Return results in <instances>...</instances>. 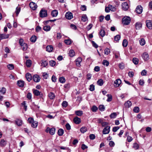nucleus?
Masks as SVG:
<instances>
[{
    "mask_svg": "<svg viewBox=\"0 0 152 152\" xmlns=\"http://www.w3.org/2000/svg\"><path fill=\"white\" fill-rule=\"evenodd\" d=\"M131 21V19L129 17H125L122 19V22L123 24L125 25H129Z\"/></svg>",
    "mask_w": 152,
    "mask_h": 152,
    "instance_id": "nucleus-1",
    "label": "nucleus"
},
{
    "mask_svg": "<svg viewBox=\"0 0 152 152\" xmlns=\"http://www.w3.org/2000/svg\"><path fill=\"white\" fill-rule=\"evenodd\" d=\"M45 132L47 133H49L51 135H53L55 134L56 129L54 127L50 128L48 127L47 128Z\"/></svg>",
    "mask_w": 152,
    "mask_h": 152,
    "instance_id": "nucleus-2",
    "label": "nucleus"
},
{
    "mask_svg": "<svg viewBox=\"0 0 152 152\" xmlns=\"http://www.w3.org/2000/svg\"><path fill=\"white\" fill-rule=\"evenodd\" d=\"M47 15V12L45 10L42 9L39 12V16L41 18L46 17Z\"/></svg>",
    "mask_w": 152,
    "mask_h": 152,
    "instance_id": "nucleus-3",
    "label": "nucleus"
},
{
    "mask_svg": "<svg viewBox=\"0 0 152 152\" xmlns=\"http://www.w3.org/2000/svg\"><path fill=\"white\" fill-rule=\"evenodd\" d=\"M110 126H106L102 130L103 134H108L110 132Z\"/></svg>",
    "mask_w": 152,
    "mask_h": 152,
    "instance_id": "nucleus-4",
    "label": "nucleus"
},
{
    "mask_svg": "<svg viewBox=\"0 0 152 152\" xmlns=\"http://www.w3.org/2000/svg\"><path fill=\"white\" fill-rule=\"evenodd\" d=\"M29 6L30 8L34 10H36L37 7V4L33 2H31L29 4Z\"/></svg>",
    "mask_w": 152,
    "mask_h": 152,
    "instance_id": "nucleus-5",
    "label": "nucleus"
},
{
    "mask_svg": "<svg viewBox=\"0 0 152 152\" xmlns=\"http://www.w3.org/2000/svg\"><path fill=\"white\" fill-rule=\"evenodd\" d=\"M121 83V80L119 79L116 80L114 82V86L115 87H119Z\"/></svg>",
    "mask_w": 152,
    "mask_h": 152,
    "instance_id": "nucleus-6",
    "label": "nucleus"
},
{
    "mask_svg": "<svg viewBox=\"0 0 152 152\" xmlns=\"http://www.w3.org/2000/svg\"><path fill=\"white\" fill-rule=\"evenodd\" d=\"M65 16L66 18L68 20H70L73 17L72 14L70 12H67L66 13Z\"/></svg>",
    "mask_w": 152,
    "mask_h": 152,
    "instance_id": "nucleus-7",
    "label": "nucleus"
},
{
    "mask_svg": "<svg viewBox=\"0 0 152 152\" xmlns=\"http://www.w3.org/2000/svg\"><path fill=\"white\" fill-rule=\"evenodd\" d=\"M122 9L124 11H126L129 8L128 4L126 2L122 3Z\"/></svg>",
    "mask_w": 152,
    "mask_h": 152,
    "instance_id": "nucleus-8",
    "label": "nucleus"
},
{
    "mask_svg": "<svg viewBox=\"0 0 152 152\" xmlns=\"http://www.w3.org/2000/svg\"><path fill=\"white\" fill-rule=\"evenodd\" d=\"M136 12L139 14H141L142 11V8L140 5H138L136 9Z\"/></svg>",
    "mask_w": 152,
    "mask_h": 152,
    "instance_id": "nucleus-9",
    "label": "nucleus"
},
{
    "mask_svg": "<svg viewBox=\"0 0 152 152\" xmlns=\"http://www.w3.org/2000/svg\"><path fill=\"white\" fill-rule=\"evenodd\" d=\"M146 25L148 28L150 29H152V21L147 20L146 21Z\"/></svg>",
    "mask_w": 152,
    "mask_h": 152,
    "instance_id": "nucleus-10",
    "label": "nucleus"
},
{
    "mask_svg": "<svg viewBox=\"0 0 152 152\" xmlns=\"http://www.w3.org/2000/svg\"><path fill=\"white\" fill-rule=\"evenodd\" d=\"M82 59L81 57H78L76 60V64L77 66H81L80 63L82 61Z\"/></svg>",
    "mask_w": 152,
    "mask_h": 152,
    "instance_id": "nucleus-11",
    "label": "nucleus"
},
{
    "mask_svg": "<svg viewBox=\"0 0 152 152\" xmlns=\"http://www.w3.org/2000/svg\"><path fill=\"white\" fill-rule=\"evenodd\" d=\"M143 59L145 61H146L149 59V57L148 54L146 53H144L142 55Z\"/></svg>",
    "mask_w": 152,
    "mask_h": 152,
    "instance_id": "nucleus-12",
    "label": "nucleus"
},
{
    "mask_svg": "<svg viewBox=\"0 0 152 152\" xmlns=\"http://www.w3.org/2000/svg\"><path fill=\"white\" fill-rule=\"evenodd\" d=\"M9 35L4 34H0V40L8 38Z\"/></svg>",
    "mask_w": 152,
    "mask_h": 152,
    "instance_id": "nucleus-13",
    "label": "nucleus"
},
{
    "mask_svg": "<svg viewBox=\"0 0 152 152\" xmlns=\"http://www.w3.org/2000/svg\"><path fill=\"white\" fill-rule=\"evenodd\" d=\"M33 93L36 96H38L39 95H42V94L41 92L39 91L37 89H33Z\"/></svg>",
    "mask_w": 152,
    "mask_h": 152,
    "instance_id": "nucleus-14",
    "label": "nucleus"
},
{
    "mask_svg": "<svg viewBox=\"0 0 152 152\" xmlns=\"http://www.w3.org/2000/svg\"><path fill=\"white\" fill-rule=\"evenodd\" d=\"M33 80L35 82H38L40 80V78L39 76L37 75H34L33 77Z\"/></svg>",
    "mask_w": 152,
    "mask_h": 152,
    "instance_id": "nucleus-15",
    "label": "nucleus"
},
{
    "mask_svg": "<svg viewBox=\"0 0 152 152\" xmlns=\"http://www.w3.org/2000/svg\"><path fill=\"white\" fill-rule=\"evenodd\" d=\"M17 84L20 87H23L24 85V82L22 80H18L17 82Z\"/></svg>",
    "mask_w": 152,
    "mask_h": 152,
    "instance_id": "nucleus-16",
    "label": "nucleus"
},
{
    "mask_svg": "<svg viewBox=\"0 0 152 152\" xmlns=\"http://www.w3.org/2000/svg\"><path fill=\"white\" fill-rule=\"evenodd\" d=\"M75 123L76 124H79L81 122V119L77 117H76L73 119Z\"/></svg>",
    "mask_w": 152,
    "mask_h": 152,
    "instance_id": "nucleus-17",
    "label": "nucleus"
},
{
    "mask_svg": "<svg viewBox=\"0 0 152 152\" xmlns=\"http://www.w3.org/2000/svg\"><path fill=\"white\" fill-rule=\"evenodd\" d=\"M26 77L27 80L29 82H30L32 79V77L29 73H28L26 74Z\"/></svg>",
    "mask_w": 152,
    "mask_h": 152,
    "instance_id": "nucleus-18",
    "label": "nucleus"
},
{
    "mask_svg": "<svg viewBox=\"0 0 152 152\" xmlns=\"http://www.w3.org/2000/svg\"><path fill=\"white\" fill-rule=\"evenodd\" d=\"M135 27L136 29L139 30L140 29L142 26V24L140 22H137L135 24Z\"/></svg>",
    "mask_w": 152,
    "mask_h": 152,
    "instance_id": "nucleus-19",
    "label": "nucleus"
},
{
    "mask_svg": "<svg viewBox=\"0 0 152 152\" xmlns=\"http://www.w3.org/2000/svg\"><path fill=\"white\" fill-rule=\"evenodd\" d=\"M58 14V11L56 10L52 11L51 13L52 16L53 17H56L57 16Z\"/></svg>",
    "mask_w": 152,
    "mask_h": 152,
    "instance_id": "nucleus-20",
    "label": "nucleus"
},
{
    "mask_svg": "<svg viewBox=\"0 0 152 152\" xmlns=\"http://www.w3.org/2000/svg\"><path fill=\"white\" fill-rule=\"evenodd\" d=\"M42 63H41V66L44 67H45L48 64V62L44 60H42Z\"/></svg>",
    "mask_w": 152,
    "mask_h": 152,
    "instance_id": "nucleus-21",
    "label": "nucleus"
},
{
    "mask_svg": "<svg viewBox=\"0 0 152 152\" xmlns=\"http://www.w3.org/2000/svg\"><path fill=\"white\" fill-rule=\"evenodd\" d=\"M15 122L16 124L18 126H21L22 124V121L20 119H17L15 120Z\"/></svg>",
    "mask_w": 152,
    "mask_h": 152,
    "instance_id": "nucleus-22",
    "label": "nucleus"
},
{
    "mask_svg": "<svg viewBox=\"0 0 152 152\" xmlns=\"http://www.w3.org/2000/svg\"><path fill=\"white\" fill-rule=\"evenodd\" d=\"M46 50L49 52H51L53 50V48L51 45L48 46L46 48Z\"/></svg>",
    "mask_w": 152,
    "mask_h": 152,
    "instance_id": "nucleus-23",
    "label": "nucleus"
},
{
    "mask_svg": "<svg viewBox=\"0 0 152 152\" xmlns=\"http://www.w3.org/2000/svg\"><path fill=\"white\" fill-rule=\"evenodd\" d=\"M43 29L45 31H48L50 30L51 29V27L50 26L47 25L44 26Z\"/></svg>",
    "mask_w": 152,
    "mask_h": 152,
    "instance_id": "nucleus-24",
    "label": "nucleus"
},
{
    "mask_svg": "<svg viewBox=\"0 0 152 152\" xmlns=\"http://www.w3.org/2000/svg\"><path fill=\"white\" fill-rule=\"evenodd\" d=\"M124 105L126 107H129L132 105V103L131 101H128L124 104Z\"/></svg>",
    "mask_w": 152,
    "mask_h": 152,
    "instance_id": "nucleus-25",
    "label": "nucleus"
},
{
    "mask_svg": "<svg viewBox=\"0 0 152 152\" xmlns=\"http://www.w3.org/2000/svg\"><path fill=\"white\" fill-rule=\"evenodd\" d=\"M76 115L78 116H81L83 114V112L82 111L79 110L75 111Z\"/></svg>",
    "mask_w": 152,
    "mask_h": 152,
    "instance_id": "nucleus-26",
    "label": "nucleus"
},
{
    "mask_svg": "<svg viewBox=\"0 0 152 152\" xmlns=\"http://www.w3.org/2000/svg\"><path fill=\"white\" fill-rule=\"evenodd\" d=\"M37 40V37L35 35L32 36L30 38V41L33 42H35Z\"/></svg>",
    "mask_w": 152,
    "mask_h": 152,
    "instance_id": "nucleus-27",
    "label": "nucleus"
},
{
    "mask_svg": "<svg viewBox=\"0 0 152 152\" xmlns=\"http://www.w3.org/2000/svg\"><path fill=\"white\" fill-rule=\"evenodd\" d=\"M68 54L71 57H73L75 54L74 50H70Z\"/></svg>",
    "mask_w": 152,
    "mask_h": 152,
    "instance_id": "nucleus-28",
    "label": "nucleus"
},
{
    "mask_svg": "<svg viewBox=\"0 0 152 152\" xmlns=\"http://www.w3.org/2000/svg\"><path fill=\"white\" fill-rule=\"evenodd\" d=\"M7 144L6 142L4 140H1L0 142V145L1 147L5 146Z\"/></svg>",
    "mask_w": 152,
    "mask_h": 152,
    "instance_id": "nucleus-29",
    "label": "nucleus"
},
{
    "mask_svg": "<svg viewBox=\"0 0 152 152\" xmlns=\"http://www.w3.org/2000/svg\"><path fill=\"white\" fill-rule=\"evenodd\" d=\"M48 96L50 99H53L55 97V95L54 93L50 92L48 94Z\"/></svg>",
    "mask_w": 152,
    "mask_h": 152,
    "instance_id": "nucleus-30",
    "label": "nucleus"
},
{
    "mask_svg": "<svg viewBox=\"0 0 152 152\" xmlns=\"http://www.w3.org/2000/svg\"><path fill=\"white\" fill-rule=\"evenodd\" d=\"M38 125V122L36 121H34L32 122L31 124V126L33 128H36Z\"/></svg>",
    "mask_w": 152,
    "mask_h": 152,
    "instance_id": "nucleus-31",
    "label": "nucleus"
},
{
    "mask_svg": "<svg viewBox=\"0 0 152 152\" xmlns=\"http://www.w3.org/2000/svg\"><path fill=\"white\" fill-rule=\"evenodd\" d=\"M26 64L27 67H30L32 64L31 61L30 60H27L26 62Z\"/></svg>",
    "mask_w": 152,
    "mask_h": 152,
    "instance_id": "nucleus-32",
    "label": "nucleus"
},
{
    "mask_svg": "<svg viewBox=\"0 0 152 152\" xmlns=\"http://www.w3.org/2000/svg\"><path fill=\"white\" fill-rule=\"evenodd\" d=\"M64 133V131L62 129H59L58 131V134L60 136L62 135Z\"/></svg>",
    "mask_w": 152,
    "mask_h": 152,
    "instance_id": "nucleus-33",
    "label": "nucleus"
},
{
    "mask_svg": "<svg viewBox=\"0 0 152 152\" xmlns=\"http://www.w3.org/2000/svg\"><path fill=\"white\" fill-rule=\"evenodd\" d=\"M80 130L82 133H84L87 131V128L85 126L82 127L80 129Z\"/></svg>",
    "mask_w": 152,
    "mask_h": 152,
    "instance_id": "nucleus-34",
    "label": "nucleus"
},
{
    "mask_svg": "<svg viewBox=\"0 0 152 152\" xmlns=\"http://www.w3.org/2000/svg\"><path fill=\"white\" fill-rule=\"evenodd\" d=\"M110 52V50L108 48H106L104 50V54L107 55L109 54Z\"/></svg>",
    "mask_w": 152,
    "mask_h": 152,
    "instance_id": "nucleus-35",
    "label": "nucleus"
},
{
    "mask_svg": "<svg viewBox=\"0 0 152 152\" xmlns=\"http://www.w3.org/2000/svg\"><path fill=\"white\" fill-rule=\"evenodd\" d=\"M132 61L135 64H137L139 62V59L136 58H134L132 59Z\"/></svg>",
    "mask_w": 152,
    "mask_h": 152,
    "instance_id": "nucleus-36",
    "label": "nucleus"
},
{
    "mask_svg": "<svg viewBox=\"0 0 152 152\" xmlns=\"http://www.w3.org/2000/svg\"><path fill=\"white\" fill-rule=\"evenodd\" d=\"M99 34L102 37H104L105 35V31L103 29L101 30L99 32Z\"/></svg>",
    "mask_w": 152,
    "mask_h": 152,
    "instance_id": "nucleus-37",
    "label": "nucleus"
},
{
    "mask_svg": "<svg viewBox=\"0 0 152 152\" xmlns=\"http://www.w3.org/2000/svg\"><path fill=\"white\" fill-rule=\"evenodd\" d=\"M140 44L142 45H144L145 43V40L143 38H142L139 41Z\"/></svg>",
    "mask_w": 152,
    "mask_h": 152,
    "instance_id": "nucleus-38",
    "label": "nucleus"
},
{
    "mask_svg": "<svg viewBox=\"0 0 152 152\" xmlns=\"http://www.w3.org/2000/svg\"><path fill=\"white\" fill-rule=\"evenodd\" d=\"M107 96L108 97L107 99V101L108 102H110L112 99V96L110 94H108L107 95Z\"/></svg>",
    "mask_w": 152,
    "mask_h": 152,
    "instance_id": "nucleus-39",
    "label": "nucleus"
},
{
    "mask_svg": "<svg viewBox=\"0 0 152 152\" xmlns=\"http://www.w3.org/2000/svg\"><path fill=\"white\" fill-rule=\"evenodd\" d=\"M81 20L83 22L86 21L88 20L87 17L86 15H83L81 18Z\"/></svg>",
    "mask_w": 152,
    "mask_h": 152,
    "instance_id": "nucleus-40",
    "label": "nucleus"
},
{
    "mask_svg": "<svg viewBox=\"0 0 152 152\" xmlns=\"http://www.w3.org/2000/svg\"><path fill=\"white\" fill-rule=\"evenodd\" d=\"M99 110L101 111H103L104 110L105 107L103 105H100L99 107Z\"/></svg>",
    "mask_w": 152,
    "mask_h": 152,
    "instance_id": "nucleus-41",
    "label": "nucleus"
},
{
    "mask_svg": "<svg viewBox=\"0 0 152 152\" xmlns=\"http://www.w3.org/2000/svg\"><path fill=\"white\" fill-rule=\"evenodd\" d=\"M20 10V8L19 7H17L16 9V10L15 11V13H16L17 16L18 15L19 13Z\"/></svg>",
    "mask_w": 152,
    "mask_h": 152,
    "instance_id": "nucleus-42",
    "label": "nucleus"
},
{
    "mask_svg": "<svg viewBox=\"0 0 152 152\" xmlns=\"http://www.w3.org/2000/svg\"><path fill=\"white\" fill-rule=\"evenodd\" d=\"M59 81L60 83H63L65 82L66 80L64 77H62L59 78Z\"/></svg>",
    "mask_w": 152,
    "mask_h": 152,
    "instance_id": "nucleus-43",
    "label": "nucleus"
},
{
    "mask_svg": "<svg viewBox=\"0 0 152 152\" xmlns=\"http://www.w3.org/2000/svg\"><path fill=\"white\" fill-rule=\"evenodd\" d=\"M97 84L100 86H102L103 84V80L102 79L98 80L97 81Z\"/></svg>",
    "mask_w": 152,
    "mask_h": 152,
    "instance_id": "nucleus-44",
    "label": "nucleus"
},
{
    "mask_svg": "<svg viewBox=\"0 0 152 152\" xmlns=\"http://www.w3.org/2000/svg\"><path fill=\"white\" fill-rule=\"evenodd\" d=\"M6 89L4 87H2L1 90H0V93L2 94H4L6 92Z\"/></svg>",
    "mask_w": 152,
    "mask_h": 152,
    "instance_id": "nucleus-45",
    "label": "nucleus"
},
{
    "mask_svg": "<svg viewBox=\"0 0 152 152\" xmlns=\"http://www.w3.org/2000/svg\"><path fill=\"white\" fill-rule=\"evenodd\" d=\"M102 64L104 65H105L107 66L109 65V62L106 60H104L102 62Z\"/></svg>",
    "mask_w": 152,
    "mask_h": 152,
    "instance_id": "nucleus-46",
    "label": "nucleus"
},
{
    "mask_svg": "<svg viewBox=\"0 0 152 152\" xmlns=\"http://www.w3.org/2000/svg\"><path fill=\"white\" fill-rule=\"evenodd\" d=\"M128 45V42L126 40L124 39L123 41L122 45L123 47H126Z\"/></svg>",
    "mask_w": 152,
    "mask_h": 152,
    "instance_id": "nucleus-47",
    "label": "nucleus"
},
{
    "mask_svg": "<svg viewBox=\"0 0 152 152\" xmlns=\"http://www.w3.org/2000/svg\"><path fill=\"white\" fill-rule=\"evenodd\" d=\"M98 110V108L96 106H93L91 108V110L93 112H96Z\"/></svg>",
    "mask_w": 152,
    "mask_h": 152,
    "instance_id": "nucleus-48",
    "label": "nucleus"
},
{
    "mask_svg": "<svg viewBox=\"0 0 152 152\" xmlns=\"http://www.w3.org/2000/svg\"><path fill=\"white\" fill-rule=\"evenodd\" d=\"M120 36L119 35H117L115 37L114 40L116 41H118L120 39Z\"/></svg>",
    "mask_w": 152,
    "mask_h": 152,
    "instance_id": "nucleus-49",
    "label": "nucleus"
},
{
    "mask_svg": "<svg viewBox=\"0 0 152 152\" xmlns=\"http://www.w3.org/2000/svg\"><path fill=\"white\" fill-rule=\"evenodd\" d=\"M68 105L67 102L66 101H64L62 103V105L64 107H66Z\"/></svg>",
    "mask_w": 152,
    "mask_h": 152,
    "instance_id": "nucleus-50",
    "label": "nucleus"
},
{
    "mask_svg": "<svg viewBox=\"0 0 152 152\" xmlns=\"http://www.w3.org/2000/svg\"><path fill=\"white\" fill-rule=\"evenodd\" d=\"M56 64V62L53 60H51L50 61V65L52 66H54Z\"/></svg>",
    "mask_w": 152,
    "mask_h": 152,
    "instance_id": "nucleus-51",
    "label": "nucleus"
},
{
    "mask_svg": "<svg viewBox=\"0 0 152 152\" xmlns=\"http://www.w3.org/2000/svg\"><path fill=\"white\" fill-rule=\"evenodd\" d=\"M8 68L10 70L13 69L14 68L13 65L12 64H10L7 65Z\"/></svg>",
    "mask_w": 152,
    "mask_h": 152,
    "instance_id": "nucleus-52",
    "label": "nucleus"
},
{
    "mask_svg": "<svg viewBox=\"0 0 152 152\" xmlns=\"http://www.w3.org/2000/svg\"><path fill=\"white\" fill-rule=\"evenodd\" d=\"M19 43L20 45L21 46H23L24 44H26L25 43L23 42V40L22 39H20L19 41Z\"/></svg>",
    "mask_w": 152,
    "mask_h": 152,
    "instance_id": "nucleus-53",
    "label": "nucleus"
},
{
    "mask_svg": "<svg viewBox=\"0 0 152 152\" xmlns=\"http://www.w3.org/2000/svg\"><path fill=\"white\" fill-rule=\"evenodd\" d=\"M134 111L136 113H138L139 112V108L138 107H135L133 109Z\"/></svg>",
    "mask_w": 152,
    "mask_h": 152,
    "instance_id": "nucleus-54",
    "label": "nucleus"
},
{
    "mask_svg": "<svg viewBox=\"0 0 152 152\" xmlns=\"http://www.w3.org/2000/svg\"><path fill=\"white\" fill-rule=\"evenodd\" d=\"M95 89L94 86L93 84H91L90 86L89 90L91 91H93Z\"/></svg>",
    "mask_w": 152,
    "mask_h": 152,
    "instance_id": "nucleus-55",
    "label": "nucleus"
},
{
    "mask_svg": "<svg viewBox=\"0 0 152 152\" xmlns=\"http://www.w3.org/2000/svg\"><path fill=\"white\" fill-rule=\"evenodd\" d=\"M27 98L29 99L30 100L32 98V94L30 93H28L27 95Z\"/></svg>",
    "mask_w": 152,
    "mask_h": 152,
    "instance_id": "nucleus-56",
    "label": "nucleus"
},
{
    "mask_svg": "<svg viewBox=\"0 0 152 152\" xmlns=\"http://www.w3.org/2000/svg\"><path fill=\"white\" fill-rule=\"evenodd\" d=\"M22 47V49L24 51L26 50L28 48V45L26 43L24 44L23 46Z\"/></svg>",
    "mask_w": 152,
    "mask_h": 152,
    "instance_id": "nucleus-57",
    "label": "nucleus"
},
{
    "mask_svg": "<svg viewBox=\"0 0 152 152\" xmlns=\"http://www.w3.org/2000/svg\"><path fill=\"white\" fill-rule=\"evenodd\" d=\"M109 7L110 10L112 11H114L115 10V8L112 6L111 5H108Z\"/></svg>",
    "mask_w": 152,
    "mask_h": 152,
    "instance_id": "nucleus-58",
    "label": "nucleus"
},
{
    "mask_svg": "<svg viewBox=\"0 0 152 152\" xmlns=\"http://www.w3.org/2000/svg\"><path fill=\"white\" fill-rule=\"evenodd\" d=\"M119 128L120 127L119 126H115L113 128V131L114 132H116Z\"/></svg>",
    "mask_w": 152,
    "mask_h": 152,
    "instance_id": "nucleus-59",
    "label": "nucleus"
},
{
    "mask_svg": "<svg viewBox=\"0 0 152 152\" xmlns=\"http://www.w3.org/2000/svg\"><path fill=\"white\" fill-rule=\"evenodd\" d=\"M116 114L115 113H111L110 115V117L111 118H114L116 117Z\"/></svg>",
    "mask_w": 152,
    "mask_h": 152,
    "instance_id": "nucleus-60",
    "label": "nucleus"
},
{
    "mask_svg": "<svg viewBox=\"0 0 152 152\" xmlns=\"http://www.w3.org/2000/svg\"><path fill=\"white\" fill-rule=\"evenodd\" d=\"M42 76L45 79H47L48 77V75L46 73H43L42 75Z\"/></svg>",
    "mask_w": 152,
    "mask_h": 152,
    "instance_id": "nucleus-61",
    "label": "nucleus"
},
{
    "mask_svg": "<svg viewBox=\"0 0 152 152\" xmlns=\"http://www.w3.org/2000/svg\"><path fill=\"white\" fill-rule=\"evenodd\" d=\"M61 34L60 33H57V34L56 38L57 39H60L61 37Z\"/></svg>",
    "mask_w": 152,
    "mask_h": 152,
    "instance_id": "nucleus-62",
    "label": "nucleus"
},
{
    "mask_svg": "<svg viewBox=\"0 0 152 152\" xmlns=\"http://www.w3.org/2000/svg\"><path fill=\"white\" fill-rule=\"evenodd\" d=\"M51 80L53 82H55L56 81V78L55 76L53 75L52 77Z\"/></svg>",
    "mask_w": 152,
    "mask_h": 152,
    "instance_id": "nucleus-63",
    "label": "nucleus"
},
{
    "mask_svg": "<svg viewBox=\"0 0 152 152\" xmlns=\"http://www.w3.org/2000/svg\"><path fill=\"white\" fill-rule=\"evenodd\" d=\"M28 122L30 124H31L34 121L33 118L31 117L28 118Z\"/></svg>",
    "mask_w": 152,
    "mask_h": 152,
    "instance_id": "nucleus-64",
    "label": "nucleus"
}]
</instances>
